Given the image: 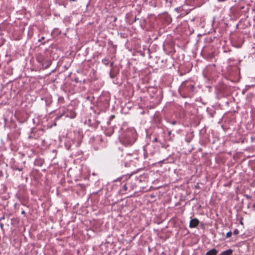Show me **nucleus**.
<instances>
[{
	"mask_svg": "<svg viewBox=\"0 0 255 255\" xmlns=\"http://www.w3.org/2000/svg\"><path fill=\"white\" fill-rule=\"evenodd\" d=\"M21 214H23V215H25V211H22L21 212Z\"/></svg>",
	"mask_w": 255,
	"mask_h": 255,
	"instance_id": "obj_17",
	"label": "nucleus"
},
{
	"mask_svg": "<svg viewBox=\"0 0 255 255\" xmlns=\"http://www.w3.org/2000/svg\"><path fill=\"white\" fill-rule=\"evenodd\" d=\"M37 60L39 62H42V59H41L40 58H37Z\"/></svg>",
	"mask_w": 255,
	"mask_h": 255,
	"instance_id": "obj_13",
	"label": "nucleus"
},
{
	"mask_svg": "<svg viewBox=\"0 0 255 255\" xmlns=\"http://www.w3.org/2000/svg\"><path fill=\"white\" fill-rule=\"evenodd\" d=\"M191 87L192 89L194 88V86L193 85H191Z\"/></svg>",
	"mask_w": 255,
	"mask_h": 255,
	"instance_id": "obj_23",
	"label": "nucleus"
},
{
	"mask_svg": "<svg viewBox=\"0 0 255 255\" xmlns=\"http://www.w3.org/2000/svg\"><path fill=\"white\" fill-rule=\"evenodd\" d=\"M232 235V233L231 232H229L226 234V238H229L231 237Z\"/></svg>",
	"mask_w": 255,
	"mask_h": 255,
	"instance_id": "obj_6",
	"label": "nucleus"
},
{
	"mask_svg": "<svg viewBox=\"0 0 255 255\" xmlns=\"http://www.w3.org/2000/svg\"><path fill=\"white\" fill-rule=\"evenodd\" d=\"M218 251L216 249H213L207 252L206 255H216Z\"/></svg>",
	"mask_w": 255,
	"mask_h": 255,
	"instance_id": "obj_3",
	"label": "nucleus"
},
{
	"mask_svg": "<svg viewBox=\"0 0 255 255\" xmlns=\"http://www.w3.org/2000/svg\"><path fill=\"white\" fill-rule=\"evenodd\" d=\"M159 162H160V163H163V160H162V161H160Z\"/></svg>",
	"mask_w": 255,
	"mask_h": 255,
	"instance_id": "obj_22",
	"label": "nucleus"
},
{
	"mask_svg": "<svg viewBox=\"0 0 255 255\" xmlns=\"http://www.w3.org/2000/svg\"><path fill=\"white\" fill-rule=\"evenodd\" d=\"M62 116V115H60V116H57V117L56 118V120L59 119L61 117V116Z\"/></svg>",
	"mask_w": 255,
	"mask_h": 255,
	"instance_id": "obj_15",
	"label": "nucleus"
},
{
	"mask_svg": "<svg viewBox=\"0 0 255 255\" xmlns=\"http://www.w3.org/2000/svg\"><path fill=\"white\" fill-rule=\"evenodd\" d=\"M158 141V139L157 138H155L153 140V142H157Z\"/></svg>",
	"mask_w": 255,
	"mask_h": 255,
	"instance_id": "obj_16",
	"label": "nucleus"
},
{
	"mask_svg": "<svg viewBox=\"0 0 255 255\" xmlns=\"http://www.w3.org/2000/svg\"><path fill=\"white\" fill-rule=\"evenodd\" d=\"M108 60L107 59H104L103 60V62L106 65L108 64Z\"/></svg>",
	"mask_w": 255,
	"mask_h": 255,
	"instance_id": "obj_8",
	"label": "nucleus"
},
{
	"mask_svg": "<svg viewBox=\"0 0 255 255\" xmlns=\"http://www.w3.org/2000/svg\"><path fill=\"white\" fill-rule=\"evenodd\" d=\"M136 137L137 134L135 130L131 129L125 133L120 141L124 145L129 146L132 145L135 142Z\"/></svg>",
	"mask_w": 255,
	"mask_h": 255,
	"instance_id": "obj_1",
	"label": "nucleus"
},
{
	"mask_svg": "<svg viewBox=\"0 0 255 255\" xmlns=\"http://www.w3.org/2000/svg\"><path fill=\"white\" fill-rule=\"evenodd\" d=\"M114 117H115V116H111V118H114Z\"/></svg>",
	"mask_w": 255,
	"mask_h": 255,
	"instance_id": "obj_20",
	"label": "nucleus"
},
{
	"mask_svg": "<svg viewBox=\"0 0 255 255\" xmlns=\"http://www.w3.org/2000/svg\"><path fill=\"white\" fill-rule=\"evenodd\" d=\"M44 39V37L42 36L41 38L39 40V41H42V40Z\"/></svg>",
	"mask_w": 255,
	"mask_h": 255,
	"instance_id": "obj_12",
	"label": "nucleus"
},
{
	"mask_svg": "<svg viewBox=\"0 0 255 255\" xmlns=\"http://www.w3.org/2000/svg\"><path fill=\"white\" fill-rule=\"evenodd\" d=\"M233 251L231 249H229L223 252L220 255H231Z\"/></svg>",
	"mask_w": 255,
	"mask_h": 255,
	"instance_id": "obj_4",
	"label": "nucleus"
},
{
	"mask_svg": "<svg viewBox=\"0 0 255 255\" xmlns=\"http://www.w3.org/2000/svg\"><path fill=\"white\" fill-rule=\"evenodd\" d=\"M234 234L235 235H237L238 233H239V231L238 230V229H235L234 231Z\"/></svg>",
	"mask_w": 255,
	"mask_h": 255,
	"instance_id": "obj_9",
	"label": "nucleus"
},
{
	"mask_svg": "<svg viewBox=\"0 0 255 255\" xmlns=\"http://www.w3.org/2000/svg\"><path fill=\"white\" fill-rule=\"evenodd\" d=\"M171 124L173 125H174L176 124V121H172L171 122Z\"/></svg>",
	"mask_w": 255,
	"mask_h": 255,
	"instance_id": "obj_14",
	"label": "nucleus"
},
{
	"mask_svg": "<svg viewBox=\"0 0 255 255\" xmlns=\"http://www.w3.org/2000/svg\"><path fill=\"white\" fill-rule=\"evenodd\" d=\"M137 19H138V18H137L136 17H135L134 21H136Z\"/></svg>",
	"mask_w": 255,
	"mask_h": 255,
	"instance_id": "obj_18",
	"label": "nucleus"
},
{
	"mask_svg": "<svg viewBox=\"0 0 255 255\" xmlns=\"http://www.w3.org/2000/svg\"><path fill=\"white\" fill-rule=\"evenodd\" d=\"M76 113L74 112H70V115H67V117H69L70 118H74L76 117Z\"/></svg>",
	"mask_w": 255,
	"mask_h": 255,
	"instance_id": "obj_5",
	"label": "nucleus"
},
{
	"mask_svg": "<svg viewBox=\"0 0 255 255\" xmlns=\"http://www.w3.org/2000/svg\"><path fill=\"white\" fill-rule=\"evenodd\" d=\"M199 224V221L196 219H192L191 220L189 224V227L191 228H196Z\"/></svg>",
	"mask_w": 255,
	"mask_h": 255,
	"instance_id": "obj_2",
	"label": "nucleus"
},
{
	"mask_svg": "<svg viewBox=\"0 0 255 255\" xmlns=\"http://www.w3.org/2000/svg\"><path fill=\"white\" fill-rule=\"evenodd\" d=\"M76 0H70V1H75Z\"/></svg>",
	"mask_w": 255,
	"mask_h": 255,
	"instance_id": "obj_19",
	"label": "nucleus"
},
{
	"mask_svg": "<svg viewBox=\"0 0 255 255\" xmlns=\"http://www.w3.org/2000/svg\"><path fill=\"white\" fill-rule=\"evenodd\" d=\"M171 131H169V132H168L169 134H171Z\"/></svg>",
	"mask_w": 255,
	"mask_h": 255,
	"instance_id": "obj_21",
	"label": "nucleus"
},
{
	"mask_svg": "<svg viewBox=\"0 0 255 255\" xmlns=\"http://www.w3.org/2000/svg\"><path fill=\"white\" fill-rule=\"evenodd\" d=\"M51 65V62L50 61H47V65L45 66V68L48 67Z\"/></svg>",
	"mask_w": 255,
	"mask_h": 255,
	"instance_id": "obj_7",
	"label": "nucleus"
},
{
	"mask_svg": "<svg viewBox=\"0 0 255 255\" xmlns=\"http://www.w3.org/2000/svg\"><path fill=\"white\" fill-rule=\"evenodd\" d=\"M123 187L125 191H126L127 190V186L126 185H124Z\"/></svg>",
	"mask_w": 255,
	"mask_h": 255,
	"instance_id": "obj_11",
	"label": "nucleus"
},
{
	"mask_svg": "<svg viewBox=\"0 0 255 255\" xmlns=\"http://www.w3.org/2000/svg\"><path fill=\"white\" fill-rule=\"evenodd\" d=\"M15 170H18V171H22V169L21 168H18V167H17V168H15Z\"/></svg>",
	"mask_w": 255,
	"mask_h": 255,
	"instance_id": "obj_10",
	"label": "nucleus"
}]
</instances>
